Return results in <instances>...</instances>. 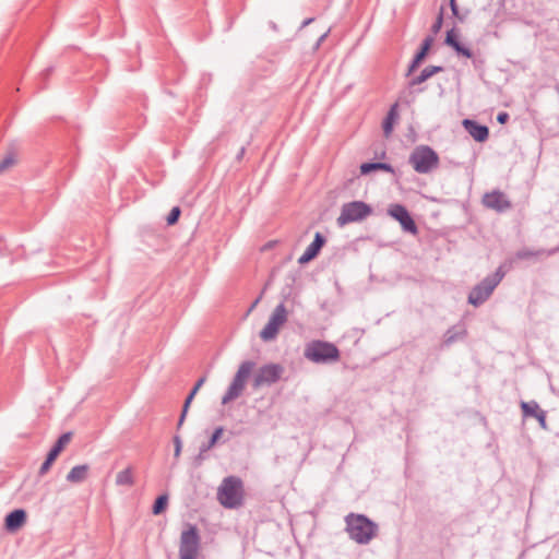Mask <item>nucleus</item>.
I'll return each mask as SVG.
<instances>
[{
	"label": "nucleus",
	"instance_id": "a878e982",
	"mask_svg": "<svg viewBox=\"0 0 559 559\" xmlns=\"http://www.w3.org/2000/svg\"><path fill=\"white\" fill-rule=\"evenodd\" d=\"M116 484L119 486H131L133 484L132 467L120 471L116 476Z\"/></svg>",
	"mask_w": 559,
	"mask_h": 559
},
{
	"label": "nucleus",
	"instance_id": "f257e3e1",
	"mask_svg": "<svg viewBox=\"0 0 559 559\" xmlns=\"http://www.w3.org/2000/svg\"><path fill=\"white\" fill-rule=\"evenodd\" d=\"M345 523L349 538L359 545L369 544L378 534V525L364 514L349 513Z\"/></svg>",
	"mask_w": 559,
	"mask_h": 559
},
{
	"label": "nucleus",
	"instance_id": "f8f14e48",
	"mask_svg": "<svg viewBox=\"0 0 559 559\" xmlns=\"http://www.w3.org/2000/svg\"><path fill=\"white\" fill-rule=\"evenodd\" d=\"M481 203L486 209L493 210L498 213H503L512 207L511 201L506 193L500 190H492L483 195Z\"/></svg>",
	"mask_w": 559,
	"mask_h": 559
},
{
	"label": "nucleus",
	"instance_id": "1a4fd4ad",
	"mask_svg": "<svg viewBox=\"0 0 559 559\" xmlns=\"http://www.w3.org/2000/svg\"><path fill=\"white\" fill-rule=\"evenodd\" d=\"M200 547V535L194 525H188L180 536V559H195Z\"/></svg>",
	"mask_w": 559,
	"mask_h": 559
},
{
	"label": "nucleus",
	"instance_id": "7ed1b4c3",
	"mask_svg": "<svg viewBox=\"0 0 559 559\" xmlns=\"http://www.w3.org/2000/svg\"><path fill=\"white\" fill-rule=\"evenodd\" d=\"M217 500L226 509H237L243 503V484L239 477H225L217 489Z\"/></svg>",
	"mask_w": 559,
	"mask_h": 559
},
{
	"label": "nucleus",
	"instance_id": "f704fd0d",
	"mask_svg": "<svg viewBox=\"0 0 559 559\" xmlns=\"http://www.w3.org/2000/svg\"><path fill=\"white\" fill-rule=\"evenodd\" d=\"M53 67L50 66V67H47L46 69H44L40 73V78L43 81H47L49 79V76L52 74L53 72Z\"/></svg>",
	"mask_w": 559,
	"mask_h": 559
},
{
	"label": "nucleus",
	"instance_id": "72a5a7b5",
	"mask_svg": "<svg viewBox=\"0 0 559 559\" xmlns=\"http://www.w3.org/2000/svg\"><path fill=\"white\" fill-rule=\"evenodd\" d=\"M536 419L538 420L540 427L543 429H546L547 428V425H546V412L542 409V412L538 413V415L536 416Z\"/></svg>",
	"mask_w": 559,
	"mask_h": 559
},
{
	"label": "nucleus",
	"instance_id": "79ce46f5",
	"mask_svg": "<svg viewBox=\"0 0 559 559\" xmlns=\"http://www.w3.org/2000/svg\"><path fill=\"white\" fill-rule=\"evenodd\" d=\"M3 248H4L3 239H2V237H0V252L2 251Z\"/></svg>",
	"mask_w": 559,
	"mask_h": 559
},
{
	"label": "nucleus",
	"instance_id": "5701e85b",
	"mask_svg": "<svg viewBox=\"0 0 559 559\" xmlns=\"http://www.w3.org/2000/svg\"><path fill=\"white\" fill-rule=\"evenodd\" d=\"M373 170H384L386 173H394L393 167L390 164L386 163H364L360 165V173L361 175H368Z\"/></svg>",
	"mask_w": 559,
	"mask_h": 559
},
{
	"label": "nucleus",
	"instance_id": "412c9836",
	"mask_svg": "<svg viewBox=\"0 0 559 559\" xmlns=\"http://www.w3.org/2000/svg\"><path fill=\"white\" fill-rule=\"evenodd\" d=\"M90 466L87 464L75 465L66 476L68 483L80 484L88 476Z\"/></svg>",
	"mask_w": 559,
	"mask_h": 559
},
{
	"label": "nucleus",
	"instance_id": "37998d69",
	"mask_svg": "<svg viewBox=\"0 0 559 559\" xmlns=\"http://www.w3.org/2000/svg\"><path fill=\"white\" fill-rule=\"evenodd\" d=\"M193 399H194V397H193L192 395H190V394H189V395L187 396L186 401H187L188 403H191Z\"/></svg>",
	"mask_w": 559,
	"mask_h": 559
},
{
	"label": "nucleus",
	"instance_id": "f03ea898",
	"mask_svg": "<svg viewBox=\"0 0 559 559\" xmlns=\"http://www.w3.org/2000/svg\"><path fill=\"white\" fill-rule=\"evenodd\" d=\"M304 357L313 364L329 365L340 360L341 352L337 346L331 342L313 340L306 344Z\"/></svg>",
	"mask_w": 559,
	"mask_h": 559
},
{
	"label": "nucleus",
	"instance_id": "393cba45",
	"mask_svg": "<svg viewBox=\"0 0 559 559\" xmlns=\"http://www.w3.org/2000/svg\"><path fill=\"white\" fill-rule=\"evenodd\" d=\"M523 416L524 417H534L538 415L539 412H542L538 403L536 401H530V402H521L520 404Z\"/></svg>",
	"mask_w": 559,
	"mask_h": 559
},
{
	"label": "nucleus",
	"instance_id": "ea45409f",
	"mask_svg": "<svg viewBox=\"0 0 559 559\" xmlns=\"http://www.w3.org/2000/svg\"><path fill=\"white\" fill-rule=\"evenodd\" d=\"M313 21H314V19H313V17L306 19V20L302 22L301 27H306L307 25L311 24Z\"/></svg>",
	"mask_w": 559,
	"mask_h": 559
},
{
	"label": "nucleus",
	"instance_id": "c756f323",
	"mask_svg": "<svg viewBox=\"0 0 559 559\" xmlns=\"http://www.w3.org/2000/svg\"><path fill=\"white\" fill-rule=\"evenodd\" d=\"M180 214H181V211L178 206L173 207L167 216V224L168 225L176 224L180 217Z\"/></svg>",
	"mask_w": 559,
	"mask_h": 559
},
{
	"label": "nucleus",
	"instance_id": "4be33fe9",
	"mask_svg": "<svg viewBox=\"0 0 559 559\" xmlns=\"http://www.w3.org/2000/svg\"><path fill=\"white\" fill-rule=\"evenodd\" d=\"M443 71V68L440 67V66H428L426 67L419 75L417 76H414L411 79V81L408 82V85L411 87L413 86H416V85H419L424 82H426L428 79H430L432 75L439 73V72H442Z\"/></svg>",
	"mask_w": 559,
	"mask_h": 559
},
{
	"label": "nucleus",
	"instance_id": "2f4dec72",
	"mask_svg": "<svg viewBox=\"0 0 559 559\" xmlns=\"http://www.w3.org/2000/svg\"><path fill=\"white\" fill-rule=\"evenodd\" d=\"M190 404L191 403H188L187 401H185V403H183L182 412L180 414V417H179V420H178V424H177V428L178 429L182 426V424H183V421L186 419V416H187V413H188Z\"/></svg>",
	"mask_w": 559,
	"mask_h": 559
},
{
	"label": "nucleus",
	"instance_id": "9b49d317",
	"mask_svg": "<svg viewBox=\"0 0 559 559\" xmlns=\"http://www.w3.org/2000/svg\"><path fill=\"white\" fill-rule=\"evenodd\" d=\"M72 432L68 431L62 433L57 441L53 443L51 449L46 455L45 461L41 463L39 469H38V476L43 477L45 476L49 469L51 468L52 464L57 460V457L60 455V453L63 451L66 445L71 441Z\"/></svg>",
	"mask_w": 559,
	"mask_h": 559
},
{
	"label": "nucleus",
	"instance_id": "a19ab883",
	"mask_svg": "<svg viewBox=\"0 0 559 559\" xmlns=\"http://www.w3.org/2000/svg\"><path fill=\"white\" fill-rule=\"evenodd\" d=\"M199 390H195V388L193 386V389L191 390V392L189 393L190 395H192L193 397L195 396V394L198 393Z\"/></svg>",
	"mask_w": 559,
	"mask_h": 559
},
{
	"label": "nucleus",
	"instance_id": "6e6552de",
	"mask_svg": "<svg viewBox=\"0 0 559 559\" xmlns=\"http://www.w3.org/2000/svg\"><path fill=\"white\" fill-rule=\"evenodd\" d=\"M288 318V312L283 302L277 305L275 309L273 310L272 314L269 318L267 323L260 332V338L263 342H271L274 341L281 328L286 323Z\"/></svg>",
	"mask_w": 559,
	"mask_h": 559
},
{
	"label": "nucleus",
	"instance_id": "4c0bfd02",
	"mask_svg": "<svg viewBox=\"0 0 559 559\" xmlns=\"http://www.w3.org/2000/svg\"><path fill=\"white\" fill-rule=\"evenodd\" d=\"M329 32L330 29H328L325 33H323L317 40L316 45H314V49H318L320 47V45L325 40V38L328 37L329 35Z\"/></svg>",
	"mask_w": 559,
	"mask_h": 559
},
{
	"label": "nucleus",
	"instance_id": "0eeeda50",
	"mask_svg": "<svg viewBox=\"0 0 559 559\" xmlns=\"http://www.w3.org/2000/svg\"><path fill=\"white\" fill-rule=\"evenodd\" d=\"M372 213L370 205L362 201H353L344 203L341 209V214L336 219L340 227L349 223L360 222Z\"/></svg>",
	"mask_w": 559,
	"mask_h": 559
},
{
	"label": "nucleus",
	"instance_id": "423d86ee",
	"mask_svg": "<svg viewBox=\"0 0 559 559\" xmlns=\"http://www.w3.org/2000/svg\"><path fill=\"white\" fill-rule=\"evenodd\" d=\"M409 164L418 174H428L438 167L439 156L431 147L420 145L409 155Z\"/></svg>",
	"mask_w": 559,
	"mask_h": 559
},
{
	"label": "nucleus",
	"instance_id": "b1692460",
	"mask_svg": "<svg viewBox=\"0 0 559 559\" xmlns=\"http://www.w3.org/2000/svg\"><path fill=\"white\" fill-rule=\"evenodd\" d=\"M397 104L391 106L385 119L383 120L382 128L385 136H389L393 130V123L397 119Z\"/></svg>",
	"mask_w": 559,
	"mask_h": 559
},
{
	"label": "nucleus",
	"instance_id": "2eb2a0df",
	"mask_svg": "<svg viewBox=\"0 0 559 559\" xmlns=\"http://www.w3.org/2000/svg\"><path fill=\"white\" fill-rule=\"evenodd\" d=\"M325 243V238L320 234L316 233L313 241L307 247L305 252L299 257L298 263L306 264L313 260L320 252L321 248Z\"/></svg>",
	"mask_w": 559,
	"mask_h": 559
},
{
	"label": "nucleus",
	"instance_id": "a211bd4d",
	"mask_svg": "<svg viewBox=\"0 0 559 559\" xmlns=\"http://www.w3.org/2000/svg\"><path fill=\"white\" fill-rule=\"evenodd\" d=\"M467 330L464 323L455 324L449 328L443 335V346H450L453 343L465 338Z\"/></svg>",
	"mask_w": 559,
	"mask_h": 559
},
{
	"label": "nucleus",
	"instance_id": "4468645a",
	"mask_svg": "<svg viewBox=\"0 0 559 559\" xmlns=\"http://www.w3.org/2000/svg\"><path fill=\"white\" fill-rule=\"evenodd\" d=\"M27 521V513L24 509H14L4 518V528L9 533L17 532Z\"/></svg>",
	"mask_w": 559,
	"mask_h": 559
},
{
	"label": "nucleus",
	"instance_id": "39448f33",
	"mask_svg": "<svg viewBox=\"0 0 559 559\" xmlns=\"http://www.w3.org/2000/svg\"><path fill=\"white\" fill-rule=\"evenodd\" d=\"M254 367L255 362L252 360H246L240 364L236 374L233 378V381L230 382L227 391L222 397L223 405L230 403L231 401L238 399L242 394L247 381Z\"/></svg>",
	"mask_w": 559,
	"mask_h": 559
},
{
	"label": "nucleus",
	"instance_id": "6ab92c4d",
	"mask_svg": "<svg viewBox=\"0 0 559 559\" xmlns=\"http://www.w3.org/2000/svg\"><path fill=\"white\" fill-rule=\"evenodd\" d=\"M444 43L452 47L459 55H462L466 58H473V52L471 49L464 47L460 41H459V35L456 34L455 29L452 28L450 31L447 32V36H445V40Z\"/></svg>",
	"mask_w": 559,
	"mask_h": 559
},
{
	"label": "nucleus",
	"instance_id": "9d476101",
	"mask_svg": "<svg viewBox=\"0 0 559 559\" xmlns=\"http://www.w3.org/2000/svg\"><path fill=\"white\" fill-rule=\"evenodd\" d=\"M284 373V367L280 364H266L258 370L253 378L252 386L259 389L263 385L276 383Z\"/></svg>",
	"mask_w": 559,
	"mask_h": 559
},
{
	"label": "nucleus",
	"instance_id": "473e14b6",
	"mask_svg": "<svg viewBox=\"0 0 559 559\" xmlns=\"http://www.w3.org/2000/svg\"><path fill=\"white\" fill-rule=\"evenodd\" d=\"M174 444H175V457H178L181 453V447L182 442L179 436L174 437Z\"/></svg>",
	"mask_w": 559,
	"mask_h": 559
},
{
	"label": "nucleus",
	"instance_id": "ddd939ff",
	"mask_svg": "<svg viewBox=\"0 0 559 559\" xmlns=\"http://www.w3.org/2000/svg\"><path fill=\"white\" fill-rule=\"evenodd\" d=\"M388 213L401 224L404 231L417 235V225L404 205L392 204L390 205Z\"/></svg>",
	"mask_w": 559,
	"mask_h": 559
},
{
	"label": "nucleus",
	"instance_id": "c9c22d12",
	"mask_svg": "<svg viewBox=\"0 0 559 559\" xmlns=\"http://www.w3.org/2000/svg\"><path fill=\"white\" fill-rule=\"evenodd\" d=\"M509 120V114L508 112H499L497 116V121L499 123H506Z\"/></svg>",
	"mask_w": 559,
	"mask_h": 559
},
{
	"label": "nucleus",
	"instance_id": "7c9ffc66",
	"mask_svg": "<svg viewBox=\"0 0 559 559\" xmlns=\"http://www.w3.org/2000/svg\"><path fill=\"white\" fill-rule=\"evenodd\" d=\"M442 23H443V10L441 9L440 13L438 14L435 23L432 24L431 26V31L433 34H437L439 33V31L441 29L442 27Z\"/></svg>",
	"mask_w": 559,
	"mask_h": 559
},
{
	"label": "nucleus",
	"instance_id": "e433bc0d",
	"mask_svg": "<svg viewBox=\"0 0 559 559\" xmlns=\"http://www.w3.org/2000/svg\"><path fill=\"white\" fill-rule=\"evenodd\" d=\"M450 7L453 15L457 16L462 21V17L459 16V8L455 0H450Z\"/></svg>",
	"mask_w": 559,
	"mask_h": 559
},
{
	"label": "nucleus",
	"instance_id": "bb28decb",
	"mask_svg": "<svg viewBox=\"0 0 559 559\" xmlns=\"http://www.w3.org/2000/svg\"><path fill=\"white\" fill-rule=\"evenodd\" d=\"M223 432H224V428L223 427H217L214 430V432H213L212 437L210 438L209 442L206 444H202L201 445L200 452L203 453V452H206L210 449H212L217 443V441L222 437Z\"/></svg>",
	"mask_w": 559,
	"mask_h": 559
},
{
	"label": "nucleus",
	"instance_id": "dca6fc26",
	"mask_svg": "<svg viewBox=\"0 0 559 559\" xmlns=\"http://www.w3.org/2000/svg\"><path fill=\"white\" fill-rule=\"evenodd\" d=\"M432 43H433V38L431 36H427L424 39L419 51L415 55L413 61L408 66V69L406 72L407 76L412 75L415 72V70L420 66V63L424 61Z\"/></svg>",
	"mask_w": 559,
	"mask_h": 559
},
{
	"label": "nucleus",
	"instance_id": "c85d7f7f",
	"mask_svg": "<svg viewBox=\"0 0 559 559\" xmlns=\"http://www.w3.org/2000/svg\"><path fill=\"white\" fill-rule=\"evenodd\" d=\"M15 164V154L13 152L8 153V155L0 162V174L3 173L9 167Z\"/></svg>",
	"mask_w": 559,
	"mask_h": 559
},
{
	"label": "nucleus",
	"instance_id": "c03bdc74",
	"mask_svg": "<svg viewBox=\"0 0 559 559\" xmlns=\"http://www.w3.org/2000/svg\"><path fill=\"white\" fill-rule=\"evenodd\" d=\"M243 153H245V147H241V150H240V152L238 154V158H240L243 155Z\"/></svg>",
	"mask_w": 559,
	"mask_h": 559
},
{
	"label": "nucleus",
	"instance_id": "20e7f679",
	"mask_svg": "<svg viewBox=\"0 0 559 559\" xmlns=\"http://www.w3.org/2000/svg\"><path fill=\"white\" fill-rule=\"evenodd\" d=\"M506 276L503 266H499L493 274L486 276L480 283L475 285L468 294L467 301L474 307L481 306L489 299L496 287Z\"/></svg>",
	"mask_w": 559,
	"mask_h": 559
},
{
	"label": "nucleus",
	"instance_id": "cd10ccee",
	"mask_svg": "<svg viewBox=\"0 0 559 559\" xmlns=\"http://www.w3.org/2000/svg\"><path fill=\"white\" fill-rule=\"evenodd\" d=\"M168 503V497L166 495H160L157 497L153 504L152 512L153 514L157 515L165 511Z\"/></svg>",
	"mask_w": 559,
	"mask_h": 559
},
{
	"label": "nucleus",
	"instance_id": "f3484780",
	"mask_svg": "<svg viewBox=\"0 0 559 559\" xmlns=\"http://www.w3.org/2000/svg\"><path fill=\"white\" fill-rule=\"evenodd\" d=\"M464 127L471 134V136L477 142H484L489 136V129L484 124L469 119L464 120Z\"/></svg>",
	"mask_w": 559,
	"mask_h": 559
},
{
	"label": "nucleus",
	"instance_id": "58836bf2",
	"mask_svg": "<svg viewBox=\"0 0 559 559\" xmlns=\"http://www.w3.org/2000/svg\"><path fill=\"white\" fill-rule=\"evenodd\" d=\"M204 382H205V378L204 377L200 378L197 381V383L194 384L195 390H200V388L203 385Z\"/></svg>",
	"mask_w": 559,
	"mask_h": 559
},
{
	"label": "nucleus",
	"instance_id": "aec40b11",
	"mask_svg": "<svg viewBox=\"0 0 559 559\" xmlns=\"http://www.w3.org/2000/svg\"><path fill=\"white\" fill-rule=\"evenodd\" d=\"M559 252V246L551 248V249H539V250H532L528 248L521 249L516 252L515 257L519 260H528L532 258H537L542 255L551 257Z\"/></svg>",
	"mask_w": 559,
	"mask_h": 559
}]
</instances>
